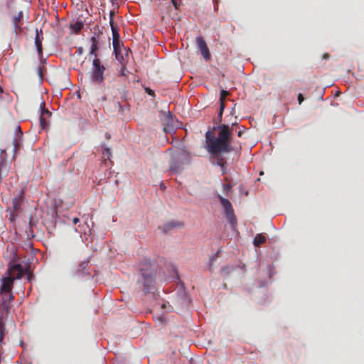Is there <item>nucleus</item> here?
I'll use <instances>...</instances> for the list:
<instances>
[{"instance_id":"obj_1","label":"nucleus","mask_w":364,"mask_h":364,"mask_svg":"<svg viewBox=\"0 0 364 364\" xmlns=\"http://www.w3.org/2000/svg\"><path fill=\"white\" fill-rule=\"evenodd\" d=\"M217 129L220 130L218 136H215L210 131L205 134L206 149L210 154L216 157L221 153H230L233 151L230 144L232 129L226 124L219 125Z\"/></svg>"},{"instance_id":"obj_2","label":"nucleus","mask_w":364,"mask_h":364,"mask_svg":"<svg viewBox=\"0 0 364 364\" xmlns=\"http://www.w3.org/2000/svg\"><path fill=\"white\" fill-rule=\"evenodd\" d=\"M140 275L138 278V284L141 285L145 294L149 293L154 289L156 268L155 264L149 259H143L139 264Z\"/></svg>"},{"instance_id":"obj_3","label":"nucleus","mask_w":364,"mask_h":364,"mask_svg":"<svg viewBox=\"0 0 364 364\" xmlns=\"http://www.w3.org/2000/svg\"><path fill=\"white\" fill-rule=\"evenodd\" d=\"M18 259V257L14 255L13 259L9 262L8 268L6 272V274L14 278V281L21 279L25 272V267L16 262Z\"/></svg>"},{"instance_id":"obj_4","label":"nucleus","mask_w":364,"mask_h":364,"mask_svg":"<svg viewBox=\"0 0 364 364\" xmlns=\"http://www.w3.org/2000/svg\"><path fill=\"white\" fill-rule=\"evenodd\" d=\"M105 67L101 64L100 60L97 58H95L92 61V70L91 73V80L94 83L101 84L103 82L104 73Z\"/></svg>"},{"instance_id":"obj_5","label":"nucleus","mask_w":364,"mask_h":364,"mask_svg":"<svg viewBox=\"0 0 364 364\" xmlns=\"http://www.w3.org/2000/svg\"><path fill=\"white\" fill-rule=\"evenodd\" d=\"M218 198L225 210V216L231 225L235 226L237 223L231 203L226 198L218 196Z\"/></svg>"},{"instance_id":"obj_6","label":"nucleus","mask_w":364,"mask_h":364,"mask_svg":"<svg viewBox=\"0 0 364 364\" xmlns=\"http://www.w3.org/2000/svg\"><path fill=\"white\" fill-rule=\"evenodd\" d=\"M14 283V278H11L5 273L1 279L0 294H5L11 291Z\"/></svg>"},{"instance_id":"obj_7","label":"nucleus","mask_w":364,"mask_h":364,"mask_svg":"<svg viewBox=\"0 0 364 364\" xmlns=\"http://www.w3.org/2000/svg\"><path fill=\"white\" fill-rule=\"evenodd\" d=\"M196 42H197L198 48H200V50L201 51V54L203 55V58L206 60H210V50H209V48H208L203 37H202V36L197 37Z\"/></svg>"},{"instance_id":"obj_8","label":"nucleus","mask_w":364,"mask_h":364,"mask_svg":"<svg viewBox=\"0 0 364 364\" xmlns=\"http://www.w3.org/2000/svg\"><path fill=\"white\" fill-rule=\"evenodd\" d=\"M46 103L44 101H41V103H40V109H41V116H40V118H39V120H40V125H41V128L42 129H44L47 125H48V122L46 119V117L45 116L49 117L50 115H51V113L46 109Z\"/></svg>"},{"instance_id":"obj_9","label":"nucleus","mask_w":364,"mask_h":364,"mask_svg":"<svg viewBox=\"0 0 364 364\" xmlns=\"http://www.w3.org/2000/svg\"><path fill=\"white\" fill-rule=\"evenodd\" d=\"M182 157V153H178L173 156L172 159L170 162L169 168L171 171L178 173L181 171V164L178 162Z\"/></svg>"},{"instance_id":"obj_10","label":"nucleus","mask_w":364,"mask_h":364,"mask_svg":"<svg viewBox=\"0 0 364 364\" xmlns=\"http://www.w3.org/2000/svg\"><path fill=\"white\" fill-rule=\"evenodd\" d=\"M43 41V34L42 30L36 29V38H35V46L37 49L38 55L39 58L43 57V47L42 41Z\"/></svg>"},{"instance_id":"obj_11","label":"nucleus","mask_w":364,"mask_h":364,"mask_svg":"<svg viewBox=\"0 0 364 364\" xmlns=\"http://www.w3.org/2000/svg\"><path fill=\"white\" fill-rule=\"evenodd\" d=\"M89 260H85L81 262L76 269L75 274L79 277H84V276H90V272L88 271L89 268Z\"/></svg>"},{"instance_id":"obj_12","label":"nucleus","mask_w":364,"mask_h":364,"mask_svg":"<svg viewBox=\"0 0 364 364\" xmlns=\"http://www.w3.org/2000/svg\"><path fill=\"white\" fill-rule=\"evenodd\" d=\"M0 296H1L4 309L8 312L11 308V303L14 299V296L12 294V291L5 294H0Z\"/></svg>"},{"instance_id":"obj_13","label":"nucleus","mask_w":364,"mask_h":364,"mask_svg":"<svg viewBox=\"0 0 364 364\" xmlns=\"http://www.w3.org/2000/svg\"><path fill=\"white\" fill-rule=\"evenodd\" d=\"M6 155V151L4 150L1 151L0 155V179L7 174L9 170V164L5 159Z\"/></svg>"},{"instance_id":"obj_14","label":"nucleus","mask_w":364,"mask_h":364,"mask_svg":"<svg viewBox=\"0 0 364 364\" xmlns=\"http://www.w3.org/2000/svg\"><path fill=\"white\" fill-rule=\"evenodd\" d=\"M16 130L18 132V134H17L16 137L14 139L13 144H14V158L16 157V155L18 153V151L19 150L20 146H21V141L20 138L23 134V132L21 130L20 126H18L16 128Z\"/></svg>"},{"instance_id":"obj_15","label":"nucleus","mask_w":364,"mask_h":364,"mask_svg":"<svg viewBox=\"0 0 364 364\" xmlns=\"http://www.w3.org/2000/svg\"><path fill=\"white\" fill-rule=\"evenodd\" d=\"M23 20V11H19L13 18V24L15 28L16 33L21 31V21Z\"/></svg>"},{"instance_id":"obj_16","label":"nucleus","mask_w":364,"mask_h":364,"mask_svg":"<svg viewBox=\"0 0 364 364\" xmlns=\"http://www.w3.org/2000/svg\"><path fill=\"white\" fill-rule=\"evenodd\" d=\"M184 224L182 222L178 221H170L165 224L163 227V230L164 232H167L170 230L175 228H181L183 227Z\"/></svg>"},{"instance_id":"obj_17","label":"nucleus","mask_w":364,"mask_h":364,"mask_svg":"<svg viewBox=\"0 0 364 364\" xmlns=\"http://www.w3.org/2000/svg\"><path fill=\"white\" fill-rule=\"evenodd\" d=\"M90 41H91L92 45H91V47H90V54L94 55H95V58H97V54L95 53V52L98 49V47H97L98 41H97V38L95 36H92L91 38Z\"/></svg>"},{"instance_id":"obj_18","label":"nucleus","mask_w":364,"mask_h":364,"mask_svg":"<svg viewBox=\"0 0 364 364\" xmlns=\"http://www.w3.org/2000/svg\"><path fill=\"white\" fill-rule=\"evenodd\" d=\"M266 237L262 234H258L255 236L253 244L255 247H259L262 244L266 242Z\"/></svg>"},{"instance_id":"obj_19","label":"nucleus","mask_w":364,"mask_h":364,"mask_svg":"<svg viewBox=\"0 0 364 364\" xmlns=\"http://www.w3.org/2000/svg\"><path fill=\"white\" fill-rule=\"evenodd\" d=\"M216 159H217V164L220 166L222 173L223 174L226 173V171H227L226 161L220 156H218Z\"/></svg>"},{"instance_id":"obj_20","label":"nucleus","mask_w":364,"mask_h":364,"mask_svg":"<svg viewBox=\"0 0 364 364\" xmlns=\"http://www.w3.org/2000/svg\"><path fill=\"white\" fill-rule=\"evenodd\" d=\"M84 23L82 21H76L70 24V28L75 33H78L83 28Z\"/></svg>"},{"instance_id":"obj_21","label":"nucleus","mask_w":364,"mask_h":364,"mask_svg":"<svg viewBox=\"0 0 364 364\" xmlns=\"http://www.w3.org/2000/svg\"><path fill=\"white\" fill-rule=\"evenodd\" d=\"M109 24L111 26V30H112V39L113 38H119V29L112 19H110V21H109Z\"/></svg>"},{"instance_id":"obj_22","label":"nucleus","mask_w":364,"mask_h":364,"mask_svg":"<svg viewBox=\"0 0 364 364\" xmlns=\"http://www.w3.org/2000/svg\"><path fill=\"white\" fill-rule=\"evenodd\" d=\"M24 274L26 275V280L28 282H31L33 279V277H34L33 273H32V272L30 269V267L29 266L25 267Z\"/></svg>"},{"instance_id":"obj_23","label":"nucleus","mask_w":364,"mask_h":364,"mask_svg":"<svg viewBox=\"0 0 364 364\" xmlns=\"http://www.w3.org/2000/svg\"><path fill=\"white\" fill-rule=\"evenodd\" d=\"M230 95V92L228 91L222 90L220 91V104L222 102H225V97Z\"/></svg>"},{"instance_id":"obj_24","label":"nucleus","mask_w":364,"mask_h":364,"mask_svg":"<svg viewBox=\"0 0 364 364\" xmlns=\"http://www.w3.org/2000/svg\"><path fill=\"white\" fill-rule=\"evenodd\" d=\"M45 70L44 66L39 65L37 68V73L39 77L40 80H43V71Z\"/></svg>"},{"instance_id":"obj_25","label":"nucleus","mask_w":364,"mask_h":364,"mask_svg":"<svg viewBox=\"0 0 364 364\" xmlns=\"http://www.w3.org/2000/svg\"><path fill=\"white\" fill-rule=\"evenodd\" d=\"M225 107V102H222L220 104V110H219V113H218V117L219 119V122L221 121V118H222Z\"/></svg>"},{"instance_id":"obj_26","label":"nucleus","mask_w":364,"mask_h":364,"mask_svg":"<svg viewBox=\"0 0 364 364\" xmlns=\"http://www.w3.org/2000/svg\"><path fill=\"white\" fill-rule=\"evenodd\" d=\"M4 323L2 319L0 318V342H2L4 338Z\"/></svg>"},{"instance_id":"obj_27","label":"nucleus","mask_w":364,"mask_h":364,"mask_svg":"<svg viewBox=\"0 0 364 364\" xmlns=\"http://www.w3.org/2000/svg\"><path fill=\"white\" fill-rule=\"evenodd\" d=\"M104 156L107 159H109V158L111 157L112 156V152H111V150L109 148H105L104 149V151L102 152Z\"/></svg>"},{"instance_id":"obj_28","label":"nucleus","mask_w":364,"mask_h":364,"mask_svg":"<svg viewBox=\"0 0 364 364\" xmlns=\"http://www.w3.org/2000/svg\"><path fill=\"white\" fill-rule=\"evenodd\" d=\"M112 44L114 51H117L119 47V38H113Z\"/></svg>"},{"instance_id":"obj_29","label":"nucleus","mask_w":364,"mask_h":364,"mask_svg":"<svg viewBox=\"0 0 364 364\" xmlns=\"http://www.w3.org/2000/svg\"><path fill=\"white\" fill-rule=\"evenodd\" d=\"M232 186H233V185H232V184H230V183H226V184H224V185L223 186V191H224L226 193H228V192L232 189Z\"/></svg>"},{"instance_id":"obj_30","label":"nucleus","mask_w":364,"mask_h":364,"mask_svg":"<svg viewBox=\"0 0 364 364\" xmlns=\"http://www.w3.org/2000/svg\"><path fill=\"white\" fill-rule=\"evenodd\" d=\"M171 3L174 6L175 9L178 10L180 8L181 3L178 2L176 0H171Z\"/></svg>"},{"instance_id":"obj_31","label":"nucleus","mask_w":364,"mask_h":364,"mask_svg":"<svg viewBox=\"0 0 364 364\" xmlns=\"http://www.w3.org/2000/svg\"><path fill=\"white\" fill-rule=\"evenodd\" d=\"M20 201V199L19 198H14L13 200V204H14V208L15 210H17L18 208V202Z\"/></svg>"},{"instance_id":"obj_32","label":"nucleus","mask_w":364,"mask_h":364,"mask_svg":"<svg viewBox=\"0 0 364 364\" xmlns=\"http://www.w3.org/2000/svg\"><path fill=\"white\" fill-rule=\"evenodd\" d=\"M125 70H126L125 66L122 65V68H121V70L119 71V75H121V76H125L126 75Z\"/></svg>"},{"instance_id":"obj_33","label":"nucleus","mask_w":364,"mask_h":364,"mask_svg":"<svg viewBox=\"0 0 364 364\" xmlns=\"http://www.w3.org/2000/svg\"><path fill=\"white\" fill-rule=\"evenodd\" d=\"M304 98L301 94H299L298 95V102L299 104L301 105L302 102L304 101Z\"/></svg>"},{"instance_id":"obj_34","label":"nucleus","mask_w":364,"mask_h":364,"mask_svg":"<svg viewBox=\"0 0 364 364\" xmlns=\"http://www.w3.org/2000/svg\"><path fill=\"white\" fill-rule=\"evenodd\" d=\"M146 92H147L149 95H151V96L154 95V92L152 90H151L150 88H146Z\"/></svg>"},{"instance_id":"obj_35","label":"nucleus","mask_w":364,"mask_h":364,"mask_svg":"<svg viewBox=\"0 0 364 364\" xmlns=\"http://www.w3.org/2000/svg\"><path fill=\"white\" fill-rule=\"evenodd\" d=\"M218 257V253H216L215 255H213L210 259V265L213 264L215 259Z\"/></svg>"},{"instance_id":"obj_36","label":"nucleus","mask_w":364,"mask_h":364,"mask_svg":"<svg viewBox=\"0 0 364 364\" xmlns=\"http://www.w3.org/2000/svg\"><path fill=\"white\" fill-rule=\"evenodd\" d=\"M114 15V12L113 11H111L109 13V20L112 19L114 21L113 16Z\"/></svg>"},{"instance_id":"obj_37","label":"nucleus","mask_w":364,"mask_h":364,"mask_svg":"<svg viewBox=\"0 0 364 364\" xmlns=\"http://www.w3.org/2000/svg\"><path fill=\"white\" fill-rule=\"evenodd\" d=\"M78 222H79V219H78L77 218H74L73 219V223L74 224H77Z\"/></svg>"},{"instance_id":"obj_38","label":"nucleus","mask_w":364,"mask_h":364,"mask_svg":"<svg viewBox=\"0 0 364 364\" xmlns=\"http://www.w3.org/2000/svg\"><path fill=\"white\" fill-rule=\"evenodd\" d=\"M242 134H243V132H242V130H240V131H239V132H237V136H238L239 137H240V136H242Z\"/></svg>"},{"instance_id":"obj_39","label":"nucleus","mask_w":364,"mask_h":364,"mask_svg":"<svg viewBox=\"0 0 364 364\" xmlns=\"http://www.w3.org/2000/svg\"><path fill=\"white\" fill-rule=\"evenodd\" d=\"M323 57V58L327 59V58H329V55L328 54H324Z\"/></svg>"},{"instance_id":"obj_40","label":"nucleus","mask_w":364,"mask_h":364,"mask_svg":"<svg viewBox=\"0 0 364 364\" xmlns=\"http://www.w3.org/2000/svg\"><path fill=\"white\" fill-rule=\"evenodd\" d=\"M78 52H79V53H82V48H78Z\"/></svg>"},{"instance_id":"obj_41","label":"nucleus","mask_w":364,"mask_h":364,"mask_svg":"<svg viewBox=\"0 0 364 364\" xmlns=\"http://www.w3.org/2000/svg\"><path fill=\"white\" fill-rule=\"evenodd\" d=\"M161 308L162 309H165L166 308V304H162Z\"/></svg>"},{"instance_id":"obj_42","label":"nucleus","mask_w":364,"mask_h":364,"mask_svg":"<svg viewBox=\"0 0 364 364\" xmlns=\"http://www.w3.org/2000/svg\"><path fill=\"white\" fill-rule=\"evenodd\" d=\"M225 181H227V182L229 181V180H228V178L227 177L225 178Z\"/></svg>"}]
</instances>
